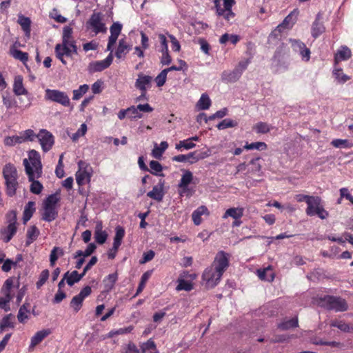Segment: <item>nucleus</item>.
Instances as JSON below:
<instances>
[{
  "instance_id": "f257e3e1",
  "label": "nucleus",
  "mask_w": 353,
  "mask_h": 353,
  "mask_svg": "<svg viewBox=\"0 0 353 353\" xmlns=\"http://www.w3.org/2000/svg\"><path fill=\"white\" fill-rule=\"evenodd\" d=\"M229 254L221 250L217 252L212 265L207 268L202 279L209 288H214L220 281L223 273L229 267Z\"/></svg>"
},
{
  "instance_id": "f03ea898",
  "label": "nucleus",
  "mask_w": 353,
  "mask_h": 353,
  "mask_svg": "<svg viewBox=\"0 0 353 353\" xmlns=\"http://www.w3.org/2000/svg\"><path fill=\"white\" fill-rule=\"evenodd\" d=\"M2 174L5 179L6 194L9 197H13L19 188L17 168L12 163H7L3 168Z\"/></svg>"
},
{
  "instance_id": "7ed1b4c3",
  "label": "nucleus",
  "mask_w": 353,
  "mask_h": 353,
  "mask_svg": "<svg viewBox=\"0 0 353 353\" xmlns=\"http://www.w3.org/2000/svg\"><path fill=\"white\" fill-rule=\"evenodd\" d=\"M319 304L327 310L345 312L348 309L346 301L339 296L325 295L319 298Z\"/></svg>"
},
{
  "instance_id": "20e7f679",
  "label": "nucleus",
  "mask_w": 353,
  "mask_h": 353,
  "mask_svg": "<svg viewBox=\"0 0 353 353\" xmlns=\"http://www.w3.org/2000/svg\"><path fill=\"white\" fill-rule=\"evenodd\" d=\"M56 57L61 61L63 65H66L67 62L64 59V56L72 57L73 54H77V46L76 41L63 42L57 43L54 48Z\"/></svg>"
},
{
  "instance_id": "39448f33",
  "label": "nucleus",
  "mask_w": 353,
  "mask_h": 353,
  "mask_svg": "<svg viewBox=\"0 0 353 353\" xmlns=\"http://www.w3.org/2000/svg\"><path fill=\"white\" fill-rule=\"evenodd\" d=\"M193 174L191 171L188 170H184L178 184L179 194L180 196L190 197L195 192L194 188L189 187V185L193 181Z\"/></svg>"
},
{
  "instance_id": "423d86ee",
  "label": "nucleus",
  "mask_w": 353,
  "mask_h": 353,
  "mask_svg": "<svg viewBox=\"0 0 353 353\" xmlns=\"http://www.w3.org/2000/svg\"><path fill=\"white\" fill-rule=\"evenodd\" d=\"M23 163L25 167L26 173L29 181L31 182L30 192L35 194H39L43 189V185L39 181L35 180V179H39V177L37 176V173L34 172L27 159H23Z\"/></svg>"
},
{
  "instance_id": "0eeeda50",
  "label": "nucleus",
  "mask_w": 353,
  "mask_h": 353,
  "mask_svg": "<svg viewBox=\"0 0 353 353\" xmlns=\"http://www.w3.org/2000/svg\"><path fill=\"white\" fill-rule=\"evenodd\" d=\"M78 165L79 169L76 173V180L79 185H83L85 182L90 181L92 169L88 163L83 161H80Z\"/></svg>"
},
{
  "instance_id": "6e6552de",
  "label": "nucleus",
  "mask_w": 353,
  "mask_h": 353,
  "mask_svg": "<svg viewBox=\"0 0 353 353\" xmlns=\"http://www.w3.org/2000/svg\"><path fill=\"white\" fill-rule=\"evenodd\" d=\"M45 98L65 107H68L70 104L69 97L64 92L58 90L46 89Z\"/></svg>"
},
{
  "instance_id": "1a4fd4ad",
  "label": "nucleus",
  "mask_w": 353,
  "mask_h": 353,
  "mask_svg": "<svg viewBox=\"0 0 353 353\" xmlns=\"http://www.w3.org/2000/svg\"><path fill=\"white\" fill-rule=\"evenodd\" d=\"M92 293L91 287L87 285L84 287L80 292L74 296L70 303V307L72 309L74 313H77L82 307L83 301Z\"/></svg>"
},
{
  "instance_id": "9d476101",
  "label": "nucleus",
  "mask_w": 353,
  "mask_h": 353,
  "mask_svg": "<svg viewBox=\"0 0 353 353\" xmlns=\"http://www.w3.org/2000/svg\"><path fill=\"white\" fill-rule=\"evenodd\" d=\"M37 138L43 152H48L52 149L54 143V137L50 132L46 129H41L37 134Z\"/></svg>"
},
{
  "instance_id": "9b49d317",
  "label": "nucleus",
  "mask_w": 353,
  "mask_h": 353,
  "mask_svg": "<svg viewBox=\"0 0 353 353\" xmlns=\"http://www.w3.org/2000/svg\"><path fill=\"white\" fill-rule=\"evenodd\" d=\"M102 20L101 12H93L87 22L88 27L90 28L96 34L100 32L104 33L107 28Z\"/></svg>"
},
{
  "instance_id": "f8f14e48",
  "label": "nucleus",
  "mask_w": 353,
  "mask_h": 353,
  "mask_svg": "<svg viewBox=\"0 0 353 353\" xmlns=\"http://www.w3.org/2000/svg\"><path fill=\"white\" fill-rule=\"evenodd\" d=\"M123 26L119 22H114L110 28V36L108 38L107 50L112 52V48L117 42V40L121 34Z\"/></svg>"
},
{
  "instance_id": "ddd939ff",
  "label": "nucleus",
  "mask_w": 353,
  "mask_h": 353,
  "mask_svg": "<svg viewBox=\"0 0 353 353\" xmlns=\"http://www.w3.org/2000/svg\"><path fill=\"white\" fill-rule=\"evenodd\" d=\"M28 157L32 164L30 166L34 170V172L37 173V176L41 177L42 174V164L40 154L35 150H31L29 152Z\"/></svg>"
},
{
  "instance_id": "4468645a",
  "label": "nucleus",
  "mask_w": 353,
  "mask_h": 353,
  "mask_svg": "<svg viewBox=\"0 0 353 353\" xmlns=\"http://www.w3.org/2000/svg\"><path fill=\"white\" fill-rule=\"evenodd\" d=\"M52 333L50 329H43L37 332L30 339V344L28 350L32 351L34 347L43 341L44 339Z\"/></svg>"
},
{
  "instance_id": "2eb2a0df",
  "label": "nucleus",
  "mask_w": 353,
  "mask_h": 353,
  "mask_svg": "<svg viewBox=\"0 0 353 353\" xmlns=\"http://www.w3.org/2000/svg\"><path fill=\"white\" fill-rule=\"evenodd\" d=\"M164 180H160L158 185H154L152 190L147 193V196L158 202L162 201L165 192L163 191Z\"/></svg>"
},
{
  "instance_id": "dca6fc26",
  "label": "nucleus",
  "mask_w": 353,
  "mask_h": 353,
  "mask_svg": "<svg viewBox=\"0 0 353 353\" xmlns=\"http://www.w3.org/2000/svg\"><path fill=\"white\" fill-rule=\"evenodd\" d=\"M113 61L112 52L103 60L97 61L90 64V68L93 72H101L108 68Z\"/></svg>"
},
{
  "instance_id": "f3484780",
  "label": "nucleus",
  "mask_w": 353,
  "mask_h": 353,
  "mask_svg": "<svg viewBox=\"0 0 353 353\" xmlns=\"http://www.w3.org/2000/svg\"><path fill=\"white\" fill-rule=\"evenodd\" d=\"M152 81V77L151 76L139 73L135 81V87L141 91H147V89L151 86Z\"/></svg>"
},
{
  "instance_id": "a211bd4d",
  "label": "nucleus",
  "mask_w": 353,
  "mask_h": 353,
  "mask_svg": "<svg viewBox=\"0 0 353 353\" xmlns=\"http://www.w3.org/2000/svg\"><path fill=\"white\" fill-rule=\"evenodd\" d=\"M17 231V225H9L4 227L0 230L1 239L5 243H8L15 235Z\"/></svg>"
},
{
  "instance_id": "6ab92c4d",
  "label": "nucleus",
  "mask_w": 353,
  "mask_h": 353,
  "mask_svg": "<svg viewBox=\"0 0 353 353\" xmlns=\"http://www.w3.org/2000/svg\"><path fill=\"white\" fill-rule=\"evenodd\" d=\"M352 57L351 50L346 46H342L334 55V64L340 61L348 60Z\"/></svg>"
},
{
  "instance_id": "aec40b11",
  "label": "nucleus",
  "mask_w": 353,
  "mask_h": 353,
  "mask_svg": "<svg viewBox=\"0 0 353 353\" xmlns=\"http://www.w3.org/2000/svg\"><path fill=\"white\" fill-rule=\"evenodd\" d=\"M241 77V72L234 69L232 71L225 70L221 74V80L225 83H234Z\"/></svg>"
},
{
  "instance_id": "412c9836",
  "label": "nucleus",
  "mask_w": 353,
  "mask_h": 353,
  "mask_svg": "<svg viewBox=\"0 0 353 353\" xmlns=\"http://www.w3.org/2000/svg\"><path fill=\"white\" fill-rule=\"evenodd\" d=\"M299 14V9H294L283 21V22L279 24V26H282L283 29H290L292 27V26L296 23L297 20V17Z\"/></svg>"
},
{
  "instance_id": "4be33fe9",
  "label": "nucleus",
  "mask_w": 353,
  "mask_h": 353,
  "mask_svg": "<svg viewBox=\"0 0 353 353\" xmlns=\"http://www.w3.org/2000/svg\"><path fill=\"white\" fill-rule=\"evenodd\" d=\"M325 31V28L322 22L320 21V15L318 14L312 23L311 34L314 39L318 38Z\"/></svg>"
},
{
  "instance_id": "5701e85b",
  "label": "nucleus",
  "mask_w": 353,
  "mask_h": 353,
  "mask_svg": "<svg viewBox=\"0 0 353 353\" xmlns=\"http://www.w3.org/2000/svg\"><path fill=\"white\" fill-rule=\"evenodd\" d=\"M108 238V234L105 231L103 230V225L101 222L97 223L95 231L94 239L97 243L103 244Z\"/></svg>"
},
{
  "instance_id": "b1692460",
  "label": "nucleus",
  "mask_w": 353,
  "mask_h": 353,
  "mask_svg": "<svg viewBox=\"0 0 353 353\" xmlns=\"http://www.w3.org/2000/svg\"><path fill=\"white\" fill-rule=\"evenodd\" d=\"M130 46L128 45L124 39H121L119 41L118 47L115 52V56L118 59H121L130 51Z\"/></svg>"
},
{
  "instance_id": "393cba45",
  "label": "nucleus",
  "mask_w": 353,
  "mask_h": 353,
  "mask_svg": "<svg viewBox=\"0 0 353 353\" xmlns=\"http://www.w3.org/2000/svg\"><path fill=\"white\" fill-rule=\"evenodd\" d=\"M39 234V230L36 225H32L30 228H28L26 233L27 239L26 241V245L29 246L34 241H36Z\"/></svg>"
},
{
  "instance_id": "a878e982",
  "label": "nucleus",
  "mask_w": 353,
  "mask_h": 353,
  "mask_svg": "<svg viewBox=\"0 0 353 353\" xmlns=\"http://www.w3.org/2000/svg\"><path fill=\"white\" fill-rule=\"evenodd\" d=\"M58 211L56 208H48L43 206V212L42 213V220L51 222L57 219Z\"/></svg>"
},
{
  "instance_id": "bb28decb",
  "label": "nucleus",
  "mask_w": 353,
  "mask_h": 353,
  "mask_svg": "<svg viewBox=\"0 0 353 353\" xmlns=\"http://www.w3.org/2000/svg\"><path fill=\"white\" fill-rule=\"evenodd\" d=\"M13 92L16 95H28V92L23 87V78L20 76L17 77L14 79V82L13 85Z\"/></svg>"
},
{
  "instance_id": "cd10ccee",
  "label": "nucleus",
  "mask_w": 353,
  "mask_h": 353,
  "mask_svg": "<svg viewBox=\"0 0 353 353\" xmlns=\"http://www.w3.org/2000/svg\"><path fill=\"white\" fill-rule=\"evenodd\" d=\"M243 208H230L225 211L223 218L226 219L230 216L235 220L241 219L243 215Z\"/></svg>"
},
{
  "instance_id": "c85d7f7f",
  "label": "nucleus",
  "mask_w": 353,
  "mask_h": 353,
  "mask_svg": "<svg viewBox=\"0 0 353 353\" xmlns=\"http://www.w3.org/2000/svg\"><path fill=\"white\" fill-rule=\"evenodd\" d=\"M83 276L81 274H79L77 270L72 271L71 273L67 272L64 274V279L68 285L72 286L75 283L79 282L81 280Z\"/></svg>"
},
{
  "instance_id": "c756f323",
  "label": "nucleus",
  "mask_w": 353,
  "mask_h": 353,
  "mask_svg": "<svg viewBox=\"0 0 353 353\" xmlns=\"http://www.w3.org/2000/svg\"><path fill=\"white\" fill-rule=\"evenodd\" d=\"M35 210H36L35 202L28 201V203L25 205L24 210H23V223H26L32 218Z\"/></svg>"
},
{
  "instance_id": "7c9ffc66",
  "label": "nucleus",
  "mask_w": 353,
  "mask_h": 353,
  "mask_svg": "<svg viewBox=\"0 0 353 353\" xmlns=\"http://www.w3.org/2000/svg\"><path fill=\"white\" fill-rule=\"evenodd\" d=\"M30 303L26 302L20 307L17 314L18 321L20 323H24L28 319V314L30 313Z\"/></svg>"
},
{
  "instance_id": "2f4dec72",
  "label": "nucleus",
  "mask_w": 353,
  "mask_h": 353,
  "mask_svg": "<svg viewBox=\"0 0 353 353\" xmlns=\"http://www.w3.org/2000/svg\"><path fill=\"white\" fill-rule=\"evenodd\" d=\"M125 230L123 227L117 225L115 228V236L114 237V250L119 248L122 243V240L125 236Z\"/></svg>"
},
{
  "instance_id": "473e14b6",
  "label": "nucleus",
  "mask_w": 353,
  "mask_h": 353,
  "mask_svg": "<svg viewBox=\"0 0 353 353\" xmlns=\"http://www.w3.org/2000/svg\"><path fill=\"white\" fill-rule=\"evenodd\" d=\"M322 204V199L320 196H312L310 201L307 205V206L305 210L306 214H312V211H314V210H316V208L319 207Z\"/></svg>"
},
{
  "instance_id": "72a5a7b5",
  "label": "nucleus",
  "mask_w": 353,
  "mask_h": 353,
  "mask_svg": "<svg viewBox=\"0 0 353 353\" xmlns=\"http://www.w3.org/2000/svg\"><path fill=\"white\" fill-rule=\"evenodd\" d=\"M18 23L21 26V29L25 32L26 35L29 37L31 31V21L29 17H25L23 15L19 16Z\"/></svg>"
},
{
  "instance_id": "f704fd0d",
  "label": "nucleus",
  "mask_w": 353,
  "mask_h": 353,
  "mask_svg": "<svg viewBox=\"0 0 353 353\" xmlns=\"http://www.w3.org/2000/svg\"><path fill=\"white\" fill-rule=\"evenodd\" d=\"M168 148V143L167 141H161L159 146L156 143L152 151V155L155 159H160Z\"/></svg>"
},
{
  "instance_id": "c9c22d12",
  "label": "nucleus",
  "mask_w": 353,
  "mask_h": 353,
  "mask_svg": "<svg viewBox=\"0 0 353 353\" xmlns=\"http://www.w3.org/2000/svg\"><path fill=\"white\" fill-rule=\"evenodd\" d=\"M219 1L220 0H216L214 1L215 7L216 8V13L219 16H223L226 20L229 21L234 17V14L232 11V9L223 10L219 6Z\"/></svg>"
},
{
  "instance_id": "e433bc0d",
  "label": "nucleus",
  "mask_w": 353,
  "mask_h": 353,
  "mask_svg": "<svg viewBox=\"0 0 353 353\" xmlns=\"http://www.w3.org/2000/svg\"><path fill=\"white\" fill-rule=\"evenodd\" d=\"M10 54L15 59L19 60L23 63H25L28 60V54L27 52H23L20 50L14 48V47H12L10 49Z\"/></svg>"
},
{
  "instance_id": "4c0bfd02",
  "label": "nucleus",
  "mask_w": 353,
  "mask_h": 353,
  "mask_svg": "<svg viewBox=\"0 0 353 353\" xmlns=\"http://www.w3.org/2000/svg\"><path fill=\"white\" fill-rule=\"evenodd\" d=\"M118 279V274L117 272L110 274L103 279V283L105 285V288L106 290H111L114 286L115 283Z\"/></svg>"
},
{
  "instance_id": "58836bf2",
  "label": "nucleus",
  "mask_w": 353,
  "mask_h": 353,
  "mask_svg": "<svg viewBox=\"0 0 353 353\" xmlns=\"http://www.w3.org/2000/svg\"><path fill=\"white\" fill-rule=\"evenodd\" d=\"M211 103L212 102L209 96L207 94L203 93L201 94L200 99L198 101L196 106L199 110H204L209 109Z\"/></svg>"
},
{
  "instance_id": "ea45409f",
  "label": "nucleus",
  "mask_w": 353,
  "mask_h": 353,
  "mask_svg": "<svg viewBox=\"0 0 353 353\" xmlns=\"http://www.w3.org/2000/svg\"><path fill=\"white\" fill-rule=\"evenodd\" d=\"M298 318L297 317H294V318H292L291 319H289V320H287V321H285L282 323H281L280 324H279V328L282 330H289L290 328H294V327H298Z\"/></svg>"
},
{
  "instance_id": "a19ab883",
  "label": "nucleus",
  "mask_w": 353,
  "mask_h": 353,
  "mask_svg": "<svg viewBox=\"0 0 353 353\" xmlns=\"http://www.w3.org/2000/svg\"><path fill=\"white\" fill-rule=\"evenodd\" d=\"M284 29L282 26H278L274 30L272 31L268 37V42L270 43H274L276 40H281L282 37V32Z\"/></svg>"
},
{
  "instance_id": "79ce46f5",
  "label": "nucleus",
  "mask_w": 353,
  "mask_h": 353,
  "mask_svg": "<svg viewBox=\"0 0 353 353\" xmlns=\"http://www.w3.org/2000/svg\"><path fill=\"white\" fill-rule=\"evenodd\" d=\"M151 274H152V271H147L143 274V275L141 276L139 286L137 289V292H136L134 296L139 295L143 290L147 281L151 276Z\"/></svg>"
},
{
  "instance_id": "37998d69",
  "label": "nucleus",
  "mask_w": 353,
  "mask_h": 353,
  "mask_svg": "<svg viewBox=\"0 0 353 353\" xmlns=\"http://www.w3.org/2000/svg\"><path fill=\"white\" fill-rule=\"evenodd\" d=\"M259 160L260 157H257L255 159H252L250 161L249 165H250L251 167L248 169V174H254L261 172V165L259 163Z\"/></svg>"
},
{
  "instance_id": "c03bdc74",
  "label": "nucleus",
  "mask_w": 353,
  "mask_h": 353,
  "mask_svg": "<svg viewBox=\"0 0 353 353\" xmlns=\"http://www.w3.org/2000/svg\"><path fill=\"white\" fill-rule=\"evenodd\" d=\"M14 278L10 277L5 281L1 289V292L3 295H12L11 294V290L14 285Z\"/></svg>"
},
{
  "instance_id": "a18cd8bd",
  "label": "nucleus",
  "mask_w": 353,
  "mask_h": 353,
  "mask_svg": "<svg viewBox=\"0 0 353 353\" xmlns=\"http://www.w3.org/2000/svg\"><path fill=\"white\" fill-rule=\"evenodd\" d=\"M193 289V284L192 282L186 281L183 279H178V285L176 288L177 291L185 290L190 291Z\"/></svg>"
},
{
  "instance_id": "49530a36",
  "label": "nucleus",
  "mask_w": 353,
  "mask_h": 353,
  "mask_svg": "<svg viewBox=\"0 0 353 353\" xmlns=\"http://www.w3.org/2000/svg\"><path fill=\"white\" fill-rule=\"evenodd\" d=\"M150 170H149V172H150L154 175H159L163 176V174H159V172H161L163 170L162 165L157 161L152 160L150 162Z\"/></svg>"
},
{
  "instance_id": "de8ad7c7",
  "label": "nucleus",
  "mask_w": 353,
  "mask_h": 353,
  "mask_svg": "<svg viewBox=\"0 0 353 353\" xmlns=\"http://www.w3.org/2000/svg\"><path fill=\"white\" fill-rule=\"evenodd\" d=\"M333 75L340 83H344L350 79V77L343 72L341 68H336L333 71Z\"/></svg>"
},
{
  "instance_id": "09e8293b",
  "label": "nucleus",
  "mask_w": 353,
  "mask_h": 353,
  "mask_svg": "<svg viewBox=\"0 0 353 353\" xmlns=\"http://www.w3.org/2000/svg\"><path fill=\"white\" fill-rule=\"evenodd\" d=\"M237 125L238 122L236 121L232 120L231 119H225L216 125V128L221 130L228 128L236 127Z\"/></svg>"
},
{
  "instance_id": "8fccbe9b",
  "label": "nucleus",
  "mask_w": 353,
  "mask_h": 353,
  "mask_svg": "<svg viewBox=\"0 0 353 353\" xmlns=\"http://www.w3.org/2000/svg\"><path fill=\"white\" fill-rule=\"evenodd\" d=\"M267 147V144L265 142L258 141L251 143H246L243 148L245 150H258L261 151L266 150Z\"/></svg>"
},
{
  "instance_id": "3c124183",
  "label": "nucleus",
  "mask_w": 353,
  "mask_h": 353,
  "mask_svg": "<svg viewBox=\"0 0 353 353\" xmlns=\"http://www.w3.org/2000/svg\"><path fill=\"white\" fill-rule=\"evenodd\" d=\"M59 201V197L57 194L49 195L43 202V206L48 208H56V205Z\"/></svg>"
},
{
  "instance_id": "603ef678",
  "label": "nucleus",
  "mask_w": 353,
  "mask_h": 353,
  "mask_svg": "<svg viewBox=\"0 0 353 353\" xmlns=\"http://www.w3.org/2000/svg\"><path fill=\"white\" fill-rule=\"evenodd\" d=\"M89 90V85L87 84H83L79 86L77 90H73V100H79L80 99L83 94H85Z\"/></svg>"
},
{
  "instance_id": "864d4df0",
  "label": "nucleus",
  "mask_w": 353,
  "mask_h": 353,
  "mask_svg": "<svg viewBox=\"0 0 353 353\" xmlns=\"http://www.w3.org/2000/svg\"><path fill=\"white\" fill-rule=\"evenodd\" d=\"M196 146V144L193 142L190 141V139H185L183 141H180L178 143L176 144L175 148L177 150H182V148L185 150H190L194 148Z\"/></svg>"
},
{
  "instance_id": "5fc2aeb1",
  "label": "nucleus",
  "mask_w": 353,
  "mask_h": 353,
  "mask_svg": "<svg viewBox=\"0 0 353 353\" xmlns=\"http://www.w3.org/2000/svg\"><path fill=\"white\" fill-rule=\"evenodd\" d=\"M73 30L70 26H65L63 30L62 41L71 42L76 41L72 37Z\"/></svg>"
},
{
  "instance_id": "6e6d98bb",
  "label": "nucleus",
  "mask_w": 353,
  "mask_h": 353,
  "mask_svg": "<svg viewBox=\"0 0 353 353\" xmlns=\"http://www.w3.org/2000/svg\"><path fill=\"white\" fill-rule=\"evenodd\" d=\"M58 252L61 256L63 254V250L59 247H54L50 254V263L53 267L59 258Z\"/></svg>"
},
{
  "instance_id": "4d7b16f0",
  "label": "nucleus",
  "mask_w": 353,
  "mask_h": 353,
  "mask_svg": "<svg viewBox=\"0 0 353 353\" xmlns=\"http://www.w3.org/2000/svg\"><path fill=\"white\" fill-rule=\"evenodd\" d=\"M253 129L259 134H265L270 131V128L267 123L265 122H258L256 123Z\"/></svg>"
},
{
  "instance_id": "13d9d810",
  "label": "nucleus",
  "mask_w": 353,
  "mask_h": 353,
  "mask_svg": "<svg viewBox=\"0 0 353 353\" xmlns=\"http://www.w3.org/2000/svg\"><path fill=\"white\" fill-rule=\"evenodd\" d=\"M312 214H307L308 216H318L321 219H325L329 216V212L323 208V204L316 208L314 211H312Z\"/></svg>"
},
{
  "instance_id": "bf43d9fd",
  "label": "nucleus",
  "mask_w": 353,
  "mask_h": 353,
  "mask_svg": "<svg viewBox=\"0 0 353 353\" xmlns=\"http://www.w3.org/2000/svg\"><path fill=\"white\" fill-rule=\"evenodd\" d=\"M141 353H145L150 350H156L157 345L152 339H148L146 342L143 343L140 345Z\"/></svg>"
},
{
  "instance_id": "052dcab7",
  "label": "nucleus",
  "mask_w": 353,
  "mask_h": 353,
  "mask_svg": "<svg viewBox=\"0 0 353 353\" xmlns=\"http://www.w3.org/2000/svg\"><path fill=\"white\" fill-rule=\"evenodd\" d=\"M3 142L7 146H13L17 143H23V138L21 136L6 137Z\"/></svg>"
},
{
  "instance_id": "680f3d73",
  "label": "nucleus",
  "mask_w": 353,
  "mask_h": 353,
  "mask_svg": "<svg viewBox=\"0 0 353 353\" xmlns=\"http://www.w3.org/2000/svg\"><path fill=\"white\" fill-rule=\"evenodd\" d=\"M49 275H50L49 270L47 269L43 270L41 272V274L39 275V280L36 283L37 289H39L41 286H43L45 284V283L47 281V280L49 278Z\"/></svg>"
},
{
  "instance_id": "e2e57ef3",
  "label": "nucleus",
  "mask_w": 353,
  "mask_h": 353,
  "mask_svg": "<svg viewBox=\"0 0 353 353\" xmlns=\"http://www.w3.org/2000/svg\"><path fill=\"white\" fill-rule=\"evenodd\" d=\"M331 145L334 148H349L352 145L349 143L347 139H336L332 141Z\"/></svg>"
},
{
  "instance_id": "0e129e2a",
  "label": "nucleus",
  "mask_w": 353,
  "mask_h": 353,
  "mask_svg": "<svg viewBox=\"0 0 353 353\" xmlns=\"http://www.w3.org/2000/svg\"><path fill=\"white\" fill-rule=\"evenodd\" d=\"M290 41L292 44L293 50L296 52H301L304 49H307L305 44L300 40L290 39Z\"/></svg>"
},
{
  "instance_id": "69168bd1",
  "label": "nucleus",
  "mask_w": 353,
  "mask_h": 353,
  "mask_svg": "<svg viewBox=\"0 0 353 353\" xmlns=\"http://www.w3.org/2000/svg\"><path fill=\"white\" fill-rule=\"evenodd\" d=\"M8 225H17V216L16 210H10L6 215Z\"/></svg>"
},
{
  "instance_id": "338daca9",
  "label": "nucleus",
  "mask_w": 353,
  "mask_h": 353,
  "mask_svg": "<svg viewBox=\"0 0 353 353\" xmlns=\"http://www.w3.org/2000/svg\"><path fill=\"white\" fill-rule=\"evenodd\" d=\"M128 114L132 119H141L143 117L142 114L139 112L138 107L134 105L128 108Z\"/></svg>"
},
{
  "instance_id": "774afa93",
  "label": "nucleus",
  "mask_w": 353,
  "mask_h": 353,
  "mask_svg": "<svg viewBox=\"0 0 353 353\" xmlns=\"http://www.w3.org/2000/svg\"><path fill=\"white\" fill-rule=\"evenodd\" d=\"M121 353H141V352L134 343L129 342L123 347Z\"/></svg>"
}]
</instances>
